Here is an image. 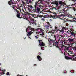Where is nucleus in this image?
Masks as SVG:
<instances>
[{"instance_id":"obj_59","label":"nucleus","mask_w":76,"mask_h":76,"mask_svg":"<svg viewBox=\"0 0 76 76\" xmlns=\"http://www.w3.org/2000/svg\"><path fill=\"white\" fill-rule=\"evenodd\" d=\"M71 53H70V52H69L68 54H71Z\"/></svg>"},{"instance_id":"obj_15","label":"nucleus","mask_w":76,"mask_h":76,"mask_svg":"<svg viewBox=\"0 0 76 76\" xmlns=\"http://www.w3.org/2000/svg\"><path fill=\"white\" fill-rule=\"evenodd\" d=\"M68 40L69 42H72L73 43L74 42H75V40H74V39H73L69 38L68 39Z\"/></svg>"},{"instance_id":"obj_21","label":"nucleus","mask_w":76,"mask_h":76,"mask_svg":"<svg viewBox=\"0 0 76 76\" xmlns=\"http://www.w3.org/2000/svg\"><path fill=\"white\" fill-rule=\"evenodd\" d=\"M37 58L38 60H39V61H41V60H42L41 58V56L39 55L37 56Z\"/></svg>"},{"instance_id":"obj_53","label":"nucleus","mask_w":76,"mask_h":76,"mask_svg":"<svg viewBox=\"0 0 76 76\" xmlns=\"http://www.w3.org/2000/svg\"><path fill=\"white\" fill-rule=\"evenodd\" d=\"M27 15H29V13L27 12Z\"/></svg>"},{"instance_id":"obj_19","label":"nucleus","mask_w":76,"mask_h":76,"mask_svg":"<svg viewBox=\"0 0 76 76\" xmlns=\"http://www.w3.org/2000/svg\"><path fill=\"white\" fill-rule=\"evenodd\" d=\"M71 46H73V47H76V43L73 42V43H71Z\"/></svg>"},{"instance_id":"obj_48","label":"nucleus","mask_w":76,"mask_h":76,"mask_svg":"<svg viewBox=\"0 0 76 76\" xmlns=\"http://www.w3.org/2000/svg\"><path fill=\"white\" fill-rule=\"evenodd\" d=\"M66 73V71H64V73Z\"/></svg>"},{"instance_id":"obj_29","label":"nucleus","mask_w":76,"mask_h":76,"mask_svg":"<svg viewBox=\"0 0 76 76\" xmlns=\"http://www.w3.org/2000/svg\"><path fill=\"white\" fill-rule=\"evenodd\" d=\"M70 31L72 32H75V31H74V30H73V29L72 28H71Z\"/></svg>"},{"instance_id":"obj_22","label":"nucleus","mask_w":76,"mask_h":76,"mask_svg":"<svg viewBox=\"0 0 76 76\" xmlns=\"http://www.w3.org/2000/svg\"><path fill=\"white\" fill-rule=\"evenodd\" d=\"M32 2V0H26V3L27 4H29V3H31Z\"/></svg>"},{"instance_id":"obj_32","label":"nucleus","mask_w":76,"mask_h":76,"mask_svg":"<svg viewBox=\"0 0 76 76\" xmlns=\"http://www.w3.org/2000/svg\"><path fill=\"white\" fill-rule=\"evenodd\" d=\"M45 27H46V28H49V27H50V26L48 25H46L45 26Z\"/></svg>"},{"instance_id":"obj_1","label":"nucleus","mask_w":76,"mask_h":76,"mask_svg":"<svg viewBox=\"0 0 76 76\" xmlns=\"http://www.w3.org/2000/svg\"><path fill=\"white\" fill-rule=\"evenodd\" d=\"M49 16L50 18H52L53 19H56L57 18H58L59 19H60L64 20V21H65V22H66L67 20V19H64V18L65 16H67V15L62 14L58 15H49Z\"/></svg>"},{"instance_id":"obj_6","label":"nucleus","mask_w":76,"mask_h":76,"mask_svg":"<svg viewBox=\"0 0 76 76\" xmlns=\"http://www.w3.org/2000/svg\"><path fill=\"white\" fill-rule=\"evenodd\" d=\"M12 1H13V0H10V1H9L8 3V4L10 5V6H12H12H11L12 7L13 9H15V8H14V7H15L14 3H13V2Z\"/></svg>"},{"instance_id":"obj_58","label":"nucleus","mask_w":76,"mask_h":76,"mask_svg":"<svg viewBox=\"0 0 76 76\" xmlns=\"http://www.w3.org/2000/svg\"><path fill=\"white\" fill-rule=\"evenodd\" d=\"M68 37H69V38H70V37H70V36H68Z\"/></svg>"},{"instance_id":"obj_17","label":"nucleus","mask_w":76,"mask_h":76,"mask_svg":"<svg viewBox=\"0 0 76 76\" xmlns=\"http://www.w3.org/2000/svg\"><path fill=\"white\" fill-rule=\"evenodd\" d=\"M70 33H71V35L74 37H75V34H76V32L75 31V33H74V32H72V31H70Z\"/></svg>"},{"instance_id":"obj_26","label":"nucleus","mask_w":76,"mask_h":76,"mask_svg":"<svg viewBox=\"0 0 76 76\" xmlns=\"http://www.w3.org/2000/svg\"><path fill=\"white\" fill-rule=\"evenodd\" d=\"M59 40H60V38H62L63 39V36L61 35H60V36H59Z\"/></svg>"},{"instance_id":"obj_38","label":"nucleus","mask_w":76,"mask_h":76,"mask_svg":"<svg viewBox=\"0 0 76 76\" xmlns=\"http://www.w3.org/2000/svg\"><path fill=\"white\" fill-rule=\"evenodd\" d=\"M69 21L70 22H73V21H74L75 22L76 21H75V20H69Z\"/></svg>"},{"instance_id":"obj_9","label":"nucleus","mask_w":76,"mask_h":76,"mask_svg":"<svg viewBox=\"0 0 76 76\" xmlns=\"http://www.w3.org/2000/svg\"><path fill=\"white\" fill-rule=\"evenodd\" d=\"M65 58L66 60H72L76 61V57L75 58H72L71 57L66 56H65Z\"/></svg>"},{"instance_id":"obj_40","label":"nucleus","mask_w":76,"mask_h":76,"mask_svg":"<svg viewBox=\"0 0 76 76\" xmlns=\"http://www.w3.org/2000/svg\"><path fill=\"white\" fill-rule=\"evenodd\" d=\"M53 9H55V10H58V8H56V7H54L53 8Z\"/></svg>"},{"instance_id":"obj_49","label":"nucleus","mask_w":76,"mask_h":76,"mask_svg":"<svg viewBox=\"0 0 76 76\" xmlns=\"http://www.w3.org/2000/svg\"><path fill=\"white\" fill-rule=\"evenodd\" d=\"M15 1H20V0H15Z\"/></svg>"},{"instance_id":"obj_55","label":"nucleus","mask_w":76,"mask_h":76,"mask_svg":"<svg viewBox=\"0 0 76 76\" xmlns=\"http://www.w3.org/2000/svg\"><path fill=\"white\" fill-rule=\"evenodd\" d=\"M39 55H40V54H41V53H39Z\"/></svg>"},{"instance_id":"obj_34","label":"nucleus","mask_w":76,"mask_h":76,"mask_svg":"<svg viewBox=\"0 0 76 76\" xmlns=\"http://www.w3.org/2000/svg\"><path fill=\"white\" fill-rule=\"evenodd\" d=\"M39 37V36L38 35L35 36V37L36 38V39H38V37Z\"/></svg>"},{"instance_id":"obj_14","label":"nucleus","mask_w":76,"mask_h":76,"mask_svg":"<svg viewBox=\"0 0 76 76\" xmlns=\"http://www.w3.org/2000/svg\"><path fill=\"white\" fill-rule=\"evenodd\" d=\"M31 23L32 24H34L35 25H36V20L34 19L33 18L31 19Z\"/></svg>"},{"instance_id":"obj_63","label":"nucleus","mask_w":76,"mask_h":76,"mask_svg":"<svg viewBox=\"0 0 76 76\" xmlns=\"http://www.w3.org/2000/svg\"><path fill=\"white\" fill-rule=\"evenodd\" d=\"M54 32H53L52 34H54Z\"/></svg>"},{"instance_id":"obj_54","label":"nucleus","mask_w":76,"mask_h":76,"mask_svg":"<svg viewBox=\"0 0 76 76\" xmlns=\"http://www.w3.org/2000/svg\"><path fill=\"white\" fill-rule=\"evenodd\" d=\"M67 34H69V33H70V31L69 32V31H67Z\"/></svg>"},{"instance_id":"obj_37","label":"nucleus","mask_w":76,"mask_h":76,"mask_svg":"<svg viewBox=\"0 0 76 76\" xmlns=\"http://www.w3.org/2000/svg\"><path fill=\"white\" fill-rule=\"evenodd\" d=\"M23 19H27L25 16H23Z\"/></svg>"},{"instance_id":"obj_64","label":"nucleus","mask_w":76,"mask_h":76,"mask_svg":"<svg viewBox=\"0 0 76 76\" xmlns=\"http://www.w3.org/2000/svg\"><path fill=\"white\" fill-rule=\"evenodd\" d=\"M23 11L25 12V11H24V10H23Z\"/></svg>"},{"instance_id":"obj_62","label":"nucleus","mask_w":76,"mask_h":76,"mask_svg":"<svg viewBox=\"0 0 76 76\" xmlns=\"http://www.w3.org/2000/svg\"><path fill=\"white\" fill-rule=\"evenodd\" d=\"M50 20H51V21H52V20H51V19H50Z\"/></svg>"},{"instance_id":"obj_2","label":"nucleus","mask_w":76,"mask_h":76,"mask_svg":"<svg viewBox=\"0 0 76 76\" xmlns=\"http://www.w3.org/2000/svg\"><path fill=\"white\" fill-rule=\"evenodd\" d=\"M37 7L36 8H35V9H36V12H40L41 10L40 9L42 8V7H43V6H42L41 4V3H38L37 4Z\"/></svg>"},{"instance_id":"obj_13","label":"nucleus","mask_w":76,"mask_h":76,"mask_svg":"<svg viewBox=\"0 0 76 76\" xmlns=\"http://www.w3.org/2000/svg\"><path fill=\"white\" fill-rule=\"evenodd\" d=\"M27 8H28V10L29 11L31 12V9H33V7L32 5H28Z\"/></svg>"},{"instance_id":"obj_16","label":"nucleus","mask_w":76,"mask_h":76,"mask_svg":"<svg viewBox=\"0 0 76 76\" xmlns=\"http://www.w3.org/2000/svg\"><path fill=\"white\" fill-rule=\"evenodd\" d=\"M66 16H68L69 18H72V19H75L76 20V17H74L72 16V15L69 14L67 15Z\"/></svg>"},{"instance_id":"obj_44","label":"nucleus","mask_w":76,"mask_h":76,"mask_svg":"<svg viewBox=\"0 0 76 76\" xmlns=\"http://www.w3.org/2000/svg\"><path fill=\"white\" fill-rule=\"evenodd\" d=\"M57 32V31H60L61 30H60L59 29H57L56 30Z\"/></svg>"},{"instance_id":"obj_41","label":"nucleus","mask_w":76,"mask_h":76,"mask_svg":"<svg viewBox=\"0 0 76 76\" xmlns=\"http://www.w3.org/2000/svg\"><path fill=\"white\" fill-rule=\"evenodd\" d=\"M61 32H62V33H64V31L63 29H62L61 30Z\"/></svg>"},{"instance_id":"obj_33","label":"nucleus","mask_w":76,"mask_h":76,"mask_svg":"<svg viewBox=\"0 0 76 76\" xmlns=\"http://www.w3.org/2000/svg\"><path fill=\"white\" fill-rule=\"evenodd\" d=\"M73 50H74V51H76V47H73Z\"/></svg>"},{"instance_id":"obj_3","label":"nucleus","mask_w":76,"mask_h":76,"mask_svg":"<svg viewBox=\"0 0 76 76\" xmlns=\"http://www.w3.org/2000/svg\"><path fill=\"white\" fill-rule=\"evenodd\" d=\"M43 1H44V0H38V1H36L35 2V5H34L35 9H36L37 7V5L38 6V3H40L41 4H43Z\"/></svg>"},{"instance_id":"obj_20","label":"nucleus","mask_w":76,"mask_h":76,"mask_svg":"<svg viewBox=\"0 0 76 76\" xmlns=\"http://www.w3.org/2000/svg\"><path fill=\"white\" fill-rule=\"evenodd\" d=\"M20 13H18L17 14V18H20V19H21V18H22V17H20Z\"/></svg>"},{"instance_id":"obj_27","label":"nucleus","mask_w":76,"mask_h":76,"mask_svg":"<svg viewBox=\"0 0 76 76\" xmlns=\"http://www.w3.org/2000/svg\"><path fill=\"white\" fill-rule=\"evenodd\" d=\"M41 20L42 21H45V18H42L41 19Z\"/></svg>"},{"instance_id":"obj_50","label":"nucleus","mask_w":76,"mask_h":76,"mask_svg":"<svg viewBox=\"0 0 76 76\" xmlns=\"http://www.w3.org/2000/svg\"><path fill=\"white\" fill-rule=\"evenodd\" d=\"M65 28L64 27L62 28V29H65Z\"/></svg>"},{"instance_id":"obj_39","label":"nucleus","mask_w":76,"mask_h":76,"mask_svg":"<svg viewBox=\"0 0 76 76\" xmlns=\"http://www.w3.org/2000/svg\"><path fill=\"white\" fill-rule=\"evenodd\" d=\"M8 76H9L10 75V73L9 72H7L6 74Z\"/></svg>"},{"instance_id":"obj_28","label":"nucleus","mask_w":76,"mask_h":76,"mask_svg":"<svg viewBox=\"0 0 76 76\" xmlns=\"http://www.w3.org/2000/svg\"><path fill=\"white\" fill-rule=\"evenodd\" d=\"M47 24L49 26H51V25L50 24L49 22H47Z\"/></svg>"},{"instance_id":"obj_61","label":"nucleus","mask_w":76,"mask_h":76,"mask_svg":"<svg viewBox=\"0 0 76 76\" xmlns=\"http://www.w3.org/2000/svg\"><path fill=\"white\" fill-rule=\"evenodd\" d=\"M28 38H29L30 39H31V37H30L28 36Z\"/></svg>"},{"instance_id":"obj_36","label":"nucleus","mask_w":76,"mask_h":76,"mask_svg":"<svg viewBox=\"0 0 76 76\" xmlns=\"http://www.w3.org/2000/svg\"><path fill=\"white\" fill-rule=\"evenodd\" d=\"M54 38H55V40H56V35H54Z\"/></svg>"},{"instance_id":"obj_24","label":"nucleus","mask_w":76,"mask_h":76,"mask_svg":"<svg viewBox=\"0 0 76 76\" xmlns=\"http://www.w3.org/2000/svg\"><path fill=\"white\" fill-rule=\"evenodd\" d=\"M54 4H56V6H58V2L57 1H56L54 3Z\"/></svg>"},{"instance_id":"obj_5","label":"nucleus","mask_w":76,"mask_h":76,"mask_svg":"<svg viewBox=\"0 0 76 76\" xmlns=\"http://www.w3.org/2000/svg\"><path fill=\"white\" fill-rule=\"evenodd\" d=\"M39 29H40V32H39V33H41V34H41L40 35H41L42 37H44V30H43V29H42L41 28H39L36 29V31H38V30H39Z\"/></svg>"},{"instance_id":"obj_25","label":"nucleus","mask_w":76,"mask_h":76,"mask_svg":"<svg viewBox=\"0 0 76 76\" xmlns=\"http://www.w3.org/2000/svg\"><path fill=\"white\" fill-rule=\"evenodd\" d=\"M25 4V3L23 1H22V4H21V6L22 7H24V5Z\"/></svg>"},{"instance_id":"obj_11","label":"nucleus","mask_w":76,"mask_h":76,"mask_svg":"<svg viewBox=\"0 0 76 76\" xmlns=\"http://www.w3.org/2000/svg\"><path fill=\"white\" fill-rule=\"evenodd\" d=\"M70 53H68V55L70 56H71L72 57V58H73V57L75 56V53H72L71 52H70Z\"/></svg>"},{"instance_id":"obj_18","label":"nucleus","mask_w":76,"mask_h":76,"mask_svg":"<svg viewBox=\"0 0 76 76\" xmlns=\"http://www.w3.org/2000/svg\"><path fill=\"white\" fill-rule=\"evenodd\" d=\"M27 33L28 34L27 35V36H28V37H29V36H30V35H32V34L33 32L31 31H30V32H28Z\"/></svg>"},{"instance_id":"obj_31","label":"nucleus","mask_w":76,"mask_h":76,"mask_svg":"<svg viewBox=\"0 0 76 76\" xmlns=\"http://www.w3.org/2000/svg\"><path fill=\"white\" fill-rule=\"evenodd\" d=\"M32 11L33 12H37V10H36V9H34L32 10Z\"/></svg>"},{"instance_id":"obj_43","label":"nucleus","mask_w":76,"mask_h":76,"mask_svg":"<svg viewBox=\"0 0 76 76\" xmlns=\"http://www.w3.org/2000/svg\"><path fill=\"white\" fill-rule=\"evenodd\" d=\"M16 12H17L18 13H19V11H18L17 10H16Z\"/></svg>"},{"instance_id":"obj_57","label":"nucleus","mask_w":76,"mask_h":76,"mask_svg":"<svg viewBox=\"0 0 76 76\" xmlns=\"http://www.w3.org/2000/svg\"><path fill=\"white\" fill-rule=\"evenodd\" d=\"M37 66V64H35L34 65V66Z\"/></svg>"},{"instance_id":"obj_46","label":"nucleus","mask_w":76,"mask_h":76,"mask_svg":"<svg viewBox=\"0 0 76 76\" xmlns=\"http://www.w3.org/2000/svg\"><path fill=\"white\" fill-rule=\"evenodd\" d=\"M53 14L54 15H56V12H53Z\"/></svg>"},{"instance_id":"obj_56","label":"nucleus","mask_w":76,"mask_h":76,"mask_svg":"<svg viewBox=\"0 0 76 76\" xmlns=\"http://www.w3.org/2000/svg\"><path fill=\"white\" fill-rule=\"evenodd\" d=\"M17 76H22V75H17Z\"/></svg>"},{"instance_id":"obj_45","label":"nucleus","mask_w":76,"mask_h":76,"mask_svg":"<svg viewBox=\"0 0 76 76\" xmlns=\"http://www.w3.org/2000/svg\"><path fill=\"white\" fill-rule=\"evenodd\" d=\"M55 7L58 9V6H56Z\"/></svg>"},{"instance_id":"obj_8","label":"nucleus","mask_w":76,"mask_h":76,"mask_svg":"<svg viewBox=\"0 0 76 76\" xmlns=\"http://www.w3.org/2000/svg\"><path fill=\"white\" fill-rule=\"evenodd\" d=\"M26 31L27 32H28V31H29L30 30H31V31H34L33 32H34L35 30H34V28H31V26H28V27L26 28Z\"/></svg>"},{"instance_id":"obj_30","label":"nucleus","mask_w":76,"mask_h":76,"mask_svg":"<svg viewBox=\"0 0 76 76\" xmlns=\"http://www.w3.org/2000/svg\"><path fill=\"white\" fill-rule=\"evenodd\" d=\"M38 17H39V18H42L43 16L41 15H38Z\"/></svg>"},{"instance_id":"obj_52","label":"nucleus","mask_w":76,"mask_h":76,"mask_svg":"<svg viewBox=\"0 0 76 76\" xmlns=\"http://www.w3.org/2000/svg\"><path fill=\"white\" fill-rule=\"evenodd\" d=\"M28 21L30 23V25H31V21H29V20Z\"/></svg>"},{"instance_id":"obj_35","label":"nucleus","mask_w":76,"mask_h":76,"mask_svg":"<svg viewBox=\"0 0 76 76\" xmlns=\"http://www.w3.org/2000/svg\"><path fill=\"white\" fill-rule=\"evenodd\" d=\"M41 48L42 50H44V47L43 46Z\"/></svg>"},{"instance_id":"obj_4","label":"nucleus","mask_w":76,"mask_h":76,"mask_svg":"<svg viewBox=\"0 0 76 76\" xmlns=\"http://www.w3.org/2000/svg\"><path fill=\"white\" fill-rule=\"evenodd\" d=\"M53 45L54 46H56L57 47V48H58L59 50H60V46H59V45H58V42L56 41V40L54 41V42L53 43Z\"/></svg>"},{"instance_id":"obj_23","label":"nucleus","mask_w":76,"mask_h":76,"mask_svg":"<svg viewBox=\"0 0 76 76\" xmlns=\"http://www.w3.org/2000/svg\"><path fill=\"white\" fill-rule=\"evenodd\" d=\"M59 4H60L61 6H63L64 4V2H62V1H60L59 2Z\"/></svg>"},{"instance_id":"obj_12","label":"nucleus","mask_w":76,"mask_h":76,"mask_svg":"<svg viewBox=\"0 0 76 76\" xmlns=\"http://www.w3.org/2000/svg\"><path fill=\"white\" fill-rule=\"evenodd\" d=\"M48 41H49L50 44H51L52 45H53V43H54V40L51 39L50 38H49L48 39Z\"/></svg>"},{"instance_id":"obj_60","label":"nucleus","mask_w":76,"mask_h":76,"mask_svg":"<svg viewBox=\"0 0 76 76\" xmlns=\"http://www.w3.org/2000/svg\"><path fill=\"white\" fill-rule=\"evenodd\" d=\"M45 38L46 39H47V37H45Z\"/></svg>"},{"instance_id":"obj_10","label":"nucleus","mask_w":76,"mask_h":76,"mask_svg":"<svg viewBox=\"0 0 76 76\" xmlns=\"http://www.w3.org/2000/svg\"><path fill=\"white\" fill-rule=\"evenodd\" d=\"M39 42L40 43L39 46H40L41 47L42 46H45V44L42 42V40H39Z\"/></svg>"},{"instance_id":"obj_7","label":"nucleus","mask_w":76,"mask_h":76,"mask_svg":"<svg viewBox=\"0 0 76 76\" xmlns=\"http://www.w3.org/2000/svg\"><path fill=\"white\" fill-rule=\"evenodd\" d=\"M60 47L61 49H64V51H67L69 50V47L63 45L60 46Z\"/></svg>"},{"instance_id":"obj_51","label":"nucleus","mask_w":76,"mask_h":76,"mask_svg":"<svg viewBox=\"0 0 76 76\" xmlns=\"http://www.w3.org/2000/svg\"><path fill=\"white\" fill-rule=\"evenodd\" d=\"M49 28H52V26H49Z\"/></svg>"},{"instance_id":"obj_47","label":"nucleus","mask_w":76,"mask_h":76,"mask_svg":"<svg viewBox=\"0 0 76 76\" xmlns=\"http://www.w3.org/2000/svg\"><path fill=\"white\" fill-rule=\"evenodd\" d=\"M36 34H39V32H36Z\"/></svg>"},{"instance_id":"obj_42","label":"nucleus","mask_w":76,"mask_h":76,"mask_svg":"<svg viewBox=\"0 0 76 76\" xmlns=\"http://www.w3.org/2000/svg\"><path fill=\"white\" fill-rule=\"evenodd\" d=\"M72 9L74 10V11H76V9L75 8H72Z\"/></svg>"}]
</instances>
